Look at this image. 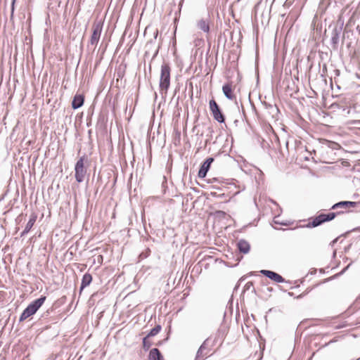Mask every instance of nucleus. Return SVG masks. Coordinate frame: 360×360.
Segmentation results:
<instances>
[{
	"label": "nucleus",
	"mask_w": 360,
	"mask_h": 360,
	"mask_svg": "<svg viewBox=\"0 0 360 360\" xmlns=\"http://www.w3.org/2000/svg\"><path fill=\"white\" fill-rule=\"evenodd\" d=\"M222 91L224 96L229 100H233L236 97L232 92L231 85L226 84L222 86Z\"/></svg>",
	"instance_id": "f3484780"
},
{
	"label": "nucleus",
	"mask_w": 360,
	"mask_h": 360,
	"mask_svg": "<svg viewBox=\"0 0 360 360\" xmlns=\"http://www.w3.org/2000/svg\"><path fill=\"white\" fill-rule=\"evenodd\" d=\"M91 281H92V276L90 274L86 273L85 274H84L82 279V283H81V287H80L81 290H82L83 288L88 286L91 283Z\"/></svg>",
	"instance_id": "6ab92c4d"
},
{
	"label": "nucleus",
	"mask_w": 360,
	"mask_h": 360,
	"mask_svg": "<svg viewBox=\"0 0 360 360\" xmlns=\"http://www.w3.org/2000/svg\"><path fill=\"white\" fill-rule=\"evenodd\" d=\"M85 162H87V158L83 155L79 158L75 164V176L78 183H82L84 181L86 174V167L84 166Z\"/></svg>",
	"instance_id": "39448f33"
},
{
	"label": "nucleus",
	"mask_w": 360,
	"mask_h": 360,
	"mask_svg": "<svg viewBox=\"0 0 360 360\" xmlns=\"http://www.w3.org/2000/svg\"><path fill=\"white\" fill-rule=\"evenodd\" d=\"M149 359L150 360H164L163 356L161 354L160 350L157 348H153L150 351Z\"/></svg>",
	"instance_id": "a211bd4d"
},
{
	"label": "nucleus",
	"mask_w": 360,
	"mask_h": 360,
	"mask_svg": "<svg viewBox=\"0 0 360 360\" xmlns=\"http://www.w3.org/2000/svg\"><path fill=\"white\" fill-rule=\"evenodd\" d=\"M198 27L205 33L210 32V20L207 19H201L197 23Z\"/></svg>",
	"instance_id": "dca6fc26"
},
{
	"label": "nucleus",
	"mask_w": 360,
	"mask_h": 360,
	"mask_svg": "<svg viewBox=\"0 0 360 360\" xmlns=\"http://www.w3.org/2000/svg\"><path fill=\"white\" fill-rule=\"evenodd\" d=\"M46 299V296H41L39 298L34 300L28 304L21 314L19 321H23L30 316L34 315L44 303Z\"/></svg>",
	"instance_id": "f257e3e1"
},
{
	"label": "nucleus",
	"mask_w": 360,
	"mask_h": 360,
	"mask_svg": "<svg viewBox=\"0 0 360 360\" xmlns=\"http://www.w3.org/2000/svg\"><path fill=\"white\" fill-rule=\"evenodd\" d=\"M84 102V96L82 94H76L72 101V108L73 109H78L82 107Z\"/></svg>",
	"instance_id": "4468645a"
},
{
	"label": "nucleus",
	"mask_w": 360,
	"mask_h": 360,
	"mask_svg": "<svg viewBox=\"0 0 360 360\" xmlns=\"http://www.w3.org/2000/svg\"><path fill=\"white\" fill-rule=\"evenodd\" d=\"M210 338H207L198 349L195 360H203L209 354L210 349L208 347Z\"/></svg>",
	"instance_id": "9d476101"
},
{
	"label": "nucleus",
	"mask_w": 360,
	"mask_h": 360,
	"mask_svg": "<svg viewBox=\"0 0 360 360\" xmlns=\"http://www.w3.org/2000/svg\"><path fill=\"white\" fill-rule=\"evenodd\" d=\"M170 71L171 68L168 63H164L161 65L160 78V89L161 92L164 91L165 94L170 86Z\"/></svg>",
	"instance_id": "7ed1b4c3"
},
{
	"label": "nucleus",
	"mask_w": 360,
	"mask_h": 360,
	"mask_svg": "<svg viewBox=\"0 0 360 360\" xmlns=\"http://www.w3.org/2000/svg\"><path fill=\"white\" fill-rule=\"evenodd\" d=\"M288 294H289V295H290V296H292V295H293V293H292V292H289Z\"/></svg>",
	"instance_id": "bb28decb"
},
{
	"label": "nucleus",
	"mask_w": 360,
	"mask_h": 360,
	"mask_svg": "<svg viewBox=\"0 0 360 360\" xmlns=\"http://www.w3.org/2000/svg\"><path fill=\"white\" fill-rule=\"evenodd\" d=\"M214 162L213 158H207L204 162L201 165V167L198 171V177L204 178L206 176L207 172L209 171L211 164Z\"/></svg>",
	"instance_id": "9b49d317"
},
{
	"label": "nucleus",
	"mask_w": 360,
	"mask_h": 360,
	"mask_svg": "<svg viewBox=\"0 0 360 360\" xmlns=\"http://www.w3.org/2000/svg\"><path fill=\"white\" fill-rule=\"evenodd\" d=\"M244 289H245V290H251V289H252V292H255V288H254V287H253V283H252V282H248V283L245 285V286H244Z\"/></svg>",
	"instance_id": "5701e85b"
},
{
	"label": "nucleus",
	"mask_w": 360,
	"mask_h": 360,
	"mask_svg": "<svg viewBox=\"0 0 360 360\" xmlns=\"http://www.w3.org/2000/svg\"><path fill=\"white\" fill-rule=\"evenodd\" d=\"M103 30V24L100 21L94 22L92 25V34L89 40L88 46H96Z\"/></svg>",
	"instance_id": "0eeeda50"
},
{
	"label": "nucleus",
	"mask_w": 360,
	"mask_h": 360,
	"mask_svg": "<svg viewBox=\"0 0 360 360\" xmlns=\"http://www.w3.org/2000/svg\"><path fill=\"white\" fill-rule=\"evenodd\" d=\"M37 216L35 213H32L30 215V219H29L28 222L27 223L25 229L20 234L21 237L25 236L27 233H29V231L31 230V229L34 226V224L37 220Z\"/></svg>",
	"instance_id": "ddd939ff"
},
{
	"label": "nucleus",
	"mask_w": 360,
	"mask_h": 360,
	"mask_svg": "<svg viewBox=\"0 0 360 360\" xmlns=\"http://www.w3.org/2000/svg\"><path fill=\"white\" fill-rule=\"evenodd\" d=\"M161 326L160 325H157L155 326L153 328H152L150 330V331L149 332V333L146 335V337L149 338V337H153V336H155L157 334H158L160 330H161Z\"/></svg>",
	"instance_id": "aec40b11"
},
{
	"label": "nucleus",
	"mask_w": 360,
	"mask_h": 360,
	"mask_svg": "<svg viewBox=\"0 0 360 360\" xmlns=\"http://www.w3.org/2000/svg\"><path fill=\"white\" fill-rule=\"evenodd\" d=\"M15 0H13V1H12V11H13V9H14V4H15Z\"/></svg>",
	"instance_id": "393cba45"
},
{
	"label": "nucleus",
	"mask_w": 360,
	"mask_h": 360,
	"mask_svg": "<svg viewBox=\"0 0 360 360\" xmlns=\"http://www.w3.org/2000/svg\"><path fill=\"white\" fill-rule=\"evenodd\" d=\"M148 338L146 336L143 339V346L145 350H148L151 346V343L148 340Z\"/></svg>",
	"instance_id": "4be33fe9"
},
{
	"label": "nucleus",
	"mask_w": 360,
	"mask_h": 360,
	"mask_svg": "<svg viewBox=\"0 0 360 360\" xmlns=\"http://www.w3.org/2000/svg\"><path fill=\"white\" fill-rule=\"evenodd\" d=\"M342 211H336L328 212V214H320L316 217L313 218L311 221L309 222L307 227H316L323 223L330 221L335 218L336 216L340 214Z\"/></svg>",
	"instance_id": "20e7f679"
},
{
	"label": "nucleus",
	"mask_w": 360,
	"mask_h": 360,
	"mask_svg": "<svg viewBox=\"0 0 360 360\" xmlns=\"http://www.w3.org/2000/svg\"><path fill=\"white\" fill-rule=\"evenodd\" d=\"M237 247L239 251L243 254H247L250 250V245L248 241L240 239L237 243Z\"/></svg>",
	"instance_id": "2eb2a0df"
},
{
	"label": "nucleus",
	"mask_w": 360,
	"mask_h": 360,
	"mask_svg": "<svg viewBox=\"0 0 360 360\" xmlns=\"http://www.w3.org/2000/svg\"><path fill=\"white\" fill-rule=\"evenodd\" d=\"M307 294V292H304L302 294H300L298 296H297V299H300V298H302L305 295Z\"/></svg>",
	"instance_id": "b1692460"
},
{
	"label": "nucleus",
	"mask_w": 360,
	"mask_h": 360,
	"mask_svg": "<svg viewBox=\"0 0 360 360\" xmlns=\"http://www.w3.org/2000/svg\"><path fill=\"white\" fill-rule=\"evenodd\" d=\"M358 205L356 202L352 201H340L334 204L331 207V210L336 211H342L341 214L347 212L348 210L352 207H355Z\"/></svg>",
	"instance_id": "1a4fd4ad"
},
{
	"label": "nucleus",
	"mask_w": 360,
	"mask_h": 360,
	"mask_svg": "<svg viewBox=\"0 0 360 360\" xmlns=\"http://www.w3.org/2000/svg\"><path fill=\"white\" fill-rule=\"evenodd\" d=\"M342 30L343 23L341 25H335L331 32L330 44L334 50L338 49L341 36H342V39L345 38L342 34Z\"/></svg>",
	"instance_id": "423d86ee"
},
{
	"label": "nucleus",
	"mask_w": 360,
	"mask_h": 360,
	"mask_svg": "<svg viewBox=\"0 0 360 360\" xmlns=\"http://www.w3.org/2000/svg\"><path fill=\"white\" fill-rule=\"evenodd\" d=\"M46 299V296H41L39 298L34 300L28 304L21 314L19 321H23L30 316L34 315L44 303Z\"/></svg>",
	"instance_id": "f03ea898"
},
{
	"label": "nucleus",
	"mask_w": 360,
	"mask_h": 360,
	"mask_svg": "<svg viewBox=\"0 0 360 360\" xmlns=\"http://www.w3.org/2000/svg\"><path fill=\"white\" fill-rule=\"evenodd\" d=\"M209 106L214 119L219 123H224L225 122L224 115L221 112L219 105L214 99H211L210 101Z\"/></svg>",
	"instance_id": "6e6552de"
},
{
	"label": "nucleus",
	"mask_w": 360,
	"mask_h": 360,
	"mask_svg": "<svg viewBox=\"0 0 360 360\" xmlns=\"http://www.w3.org/2000/svg\"><path fill=\"white\" fill-rule=\"evenodd\" d=\"M260 273L269 279L275 281L276 283H280L285 282V279L281 275L274 271L269 270H262Z\"/></svg>",
	"instance_id": "f8f14e48"
},
{
	"label": "nucleus",
	"mask_w": 360,
	"mask_h": 360,
	"mask_svg": "<svg viewBox=\"0 0 360 360\" xmlns=\"http://www.w3.org/2000/svg\"><path fill=\"white\" fill-rule=\"evenodd\" d=\"M98 258L101 259V260L103 259V256L102 255H99L98 256Z\"/></svg>",
	"instance_id": "a878e982"
},
{
	"label": "nucleus",
	"mask_w": 360,
	"mask_h": 360,
	"mask_svg": "<svg viewBox=\"0 0 360 360\" xmlns=\"http://www.w3.org/2000/svg\"><path fill=\"white\" fill-rule=\"evenodd\" d=\"M157 36H158V31H157V32H156V33H155V37L156 38V37H157Z\"/></svg>",
	"instance_id": "cd10ccee"
},
{
	"label": "nucleus",
	"mask_w": 360,
	"mask_h": 360,
	"mask_svg": "<svg viewBox=\"0 0 360 360\" xmlns=\"http://www.w3.org/2000/svg\"><path fill=\"white\" fill-rule=\"evenodd\" d=\"M263 104L264 105L266 109L270 110V112L272 113L273 115L278 112V108L276 107V105L266 103V102H264Z\"/></svg>",
	"instance_id": "412c9836"
}]
</instances>
